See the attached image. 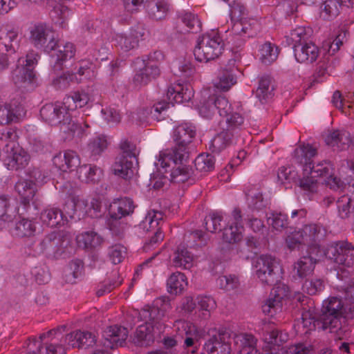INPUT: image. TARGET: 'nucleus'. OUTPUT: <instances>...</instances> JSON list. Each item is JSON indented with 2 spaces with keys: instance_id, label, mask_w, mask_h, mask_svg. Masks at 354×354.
Segmentation results:
<instances>
[{
  "instance_id": "f257e3e1",
  "label": "nucleus",
  "mask_w": 354,
  "mask_h": 354,
  "mask_svg": "<svg viewBox=\"0 0 354 354\" xmlns=\"http://www.w3.org/2000/svg\"><path fill=\"white\" fill-rule=\"evenodd\" d=\"M196 134L195 127L189 122H184L176 127L174 131V140L176 146L166 149L159 154L156 165H160L167 172L172 167L170 180L174 183L186 182L191 176V169L185 163L189 158L188 145Z\"/></svg>"
},
{
  "instance_id": "f03ea898",
  "label": "nucleus",
  "mask_w": 354,
  "mask_h": 354,
  "mask_svg": "<svg viewBox=\"0 0 354 354\" xmlns=\"http://www.w3.org/2000/svg\"><path fill=\"white\" fill-rule=\"evenodd\" d=\"M66 326H61L40 335L39 339H28L26 354H66L68 348H87L96 344V336L88 331L75 330L64 335Z\"/></svg>"
},
{
  "instance_id": "7ed1b4c3",
  "label": "nucleus",
  "mask_w": 354,
  "mask_h": 354,
  "mask_svg": "<svg viewBox=\"0 0 354 354\" xmlns=\"http://www.w3.org/2000/svg\"><path fill=\"white\" fill-rule=\"evenodd\" d=\"M30 42L37 48L46 53H53L50 55L53 70L55 72L62 70L64 63L72 59L75 54L73 44L66 42L64 44H57L53 28L45 23H38L29 29Z\"/></svg>"
},
{
  "instance_id": "20e7f679",
  "label": "nucleus",
  "mask_w": 354,
  "mask_h": 354,
  "mask_svg": "<svg viewBox=\"0 0 354 354\" xmlns=\"http://www.w3.org/2000/svg\"><path fill=\"white\" fill-rule=\"evenodd\" d=\"M41 119L51 126H59L68 138H82L88 133V124L83 118L72 116L64 102L46 104L40 110Z\"/></svg>"
},
{
  "instance_id": "39448f33",
  "label": "nucleus",
  "mask_w": 354,
  "mask_h": 354,
  "mask_svg": "<svg viewBox=\"0 0 354 354\" xmlns=\"http://www.w3.org/2000/svg\"><path fill=\"white\" fill-rule=\"evenodd\" d=\"M167 96L169 100L168 102L165 101L159 102L155 104L150 109H143L142 113L139 112L135 113L136 118L135 115H133V118L142 122L145 120L149 115H151V118L160 120V115L165 111L171 104L173 105L174 103L189 102L194 97V90L192 87L187 83H177L171 85L168 88Z\"/></svg>"
},
{
  "instance_id": "423d86ee",
  "label": "nucleus",
  "mask_w": 354,
  "mask_h": 354,
  "mask_svg": "<svg viewBox=\"0 0 354 354\" xmlns=\"http://www.w3.org/2000/svg\"><path fill=\"white\" fill-rule=\"evenodd\" d=\"M254 276L264 285L276 286L281 283L283 278V268L275 257L262 254L253 262Z\"/></svg>"
},
{
  "instance_id": "0eeeda50",
  "label": "nucleus",
  "mask_w": 354,
  "mask_h": 354,
  "mask_svg": "<svg viewBox=\"0 0 354 354\" xmlns=\"http://www.w3.org/2000/svg\"><path fill=\"white\" fill-rule=\"evenodd\" d=\"M323 256L337 264V276L343 279L346 268L354 266V245L348 241H339L323 249Z\"/></svg>"
},
{
  "instance_id": "6e6552de",
  "label": "nucleus",
  "mask_w": 354,
  "mask_h": 354,
  "mask_svg": "<svg viewBox=\"0 0 354 354\" xmlns=\"http://www.w3.org/2000/svg\"><path fill=\"white\" fill-rule=\"evenodd\" d=\"M224 41L216 31L203 35L198 39L194 55L197 61L207 62L218 58L224 50Z\"/></svg>"
},
{
  "instance_id": "1a4fd4ad",
  "label": "nucleus",
  "mask_w": 354,
  "mask_h": 354,
  "mask_svg": "<svg viewBox=\"0 0 354 354\" xmlns=\"http://www.w3.org/2000/svg\"><path fill=\"white\" fill-rule=\"evenodd\" d=\"M40 56L34 51L30 52L26 57H19L16 68L12 72L14 84L19 88L34 87L36 84V75L34 71Z\"/></svg>"
},
{
  "instance_id": "9d476101",
  "label": "nucleus",
  "mask_w": 354,
  "mask_h": 354,
  "mask_svg": "<svg viewBox=\"0 0 354 354\" xmlns=\"http://www.w3.org/2000/svg\"><path fill=\"white\" fill-rule=\"evenodd\" d=\"M186 243L180 244L174 254L172 264L176 268L190 269L194 264V255L188 250L196 249L205 244L203 233L200 230L189 233L185 237Z\"/></svg>"
},
{
  "instance_id": "9b49d317",
  "label": "nucleus",
  "mask_w": 354,
  "mask_h": 354,
  "mask_svg": "<svg viewBox=\"0 0 354 354\" xmlns=\"http://www.w3.org/2000/svg\"><path fill=\"white\" fill-rule=\"evenodd\" d=\"M263 338L270 346L268 354H310L312 351L311 346L301 342L279 348L280 345L288 339V335L274 328L266 331Z\"/></svg>"
},
{
  "instance_id": "f8f14e48",
  "label": "nucleus",
  "mask_w": 354,
  "mask_h": 354,
  "mask_svg": "<svg viewBox=\"0 0 354 354\" xmlns=\"http://www.w3.org/2000/svg\"><path fill=\"white\" fill-rule=\"evenodd\" d=\"M55 187L69 196V200L64 205V211L70 219L73 218L75 214L79 219L86 216L88 203L82 195L80 194V190L77 188L72 187L69 182L60 185L57 183Z\"/></svg>"
},
{
  "instance_id": "ddd939ff",
  "label": "nucleus",
  "mask_w": 354,
  "mask_h": 354,
  "mask_svg": "<svg viewBox=\"0 0 354 354\" xmlns=\"http://www.w3.org/2000/svg\"><path fill=\"white\" fill-rule=\"evenodd\" d=\"M134 205L132 199L124 197L114 200L109 205L108 221L109 230L115 235H119L124 229L120 220L133 212Z\"/></svg>"
},
{
  "instance_id": "4468645a",
  "label": "nucleus",
  "mask_w": 354,
  "mask_h": 354,
  "mask_svg": "<svg viewBox=\"0 0 354 354\" xmlns=\"http://www.w3.org/2000/svg\"><path fill=\"white\" fill-rule=\"evenodd\" d=\"M333 171V165L330 161H321L310 165L309 171H305V176L299 181V187L308 193L316 192L319 187V183L316 179L318 176H327Z\"/></svg>"
},
{
  "instance_id": "2eb2a0df",
  "label": "nucleus",
  "mask_w": 354,
  "mask_h": 354,
  "mask_svg": "<svg viewBox=\"0 0 354 354\" xmlns=\"http://www.w3.org/2000/svg\"><path fill=\"white\" fill-rule=\"evenodd\" d=\"M146 34L145 26L138 24L132 27L129 32H115L111 42L118 50L126 53L138 47L139 41L145 39Z\"/></svg>"
},
{
  "instance_id": "dca6fc26",
  "label": "nucleus",
  "mask_w": 354,
  "mask_h": 354,
  "mask_svg": "<svg viewBox=\"0 0 354 354\" xmlns=\"http://www.w3.org/2000/svg\"><path fill=\"white\" fill-rule=\"evenodd\" d=\"M289 296V287L279 283L271 290L268 299L262 305L263 313L271 317H280L283 312V301Z\"/></svg>"
},
{
  "instance_id": "f3484780",
  "label": "nucleus",
  "mask_w": 354,
  "mask_h": 354,
  "mask_svg": "<svg viewBox=\"0 0 354 354\" xmlns=\"http://www.w3.org/2000/svg\"><path fill=\"white\" fill-rule=\"evenodd\" d=\"M322 312V326L325 328L333 329L337 326L339 316L345 317V304L340 299L332 297L324 301Z\"/></svg>"
},
{
  "instance_id": "a211bd4d",
  "label": "nucleus",
  "mask_w": 354,
  "mask_h": 354,
  "mask_svg": "<svg viewBox=\"0 0 354 354\" xmlns=\"http://www.w3.org/2000/svg\"><path fill=\"white\" fill-rule=\"evenodd\" d=\"M162 218L163 215L161 212L150 210L147 212L145 219L140 223V228L153 234L149 241L145 243L144 246L145 250H149L151 246H153L163 240L164 235L160 227Z\"/></svg>"
},
{
  "instance_id": "6ab92c4d",
  "label": "nucleus",
  "mask_w": 354,
  "mask_h": 354,
  "mask_svg": "<svg viewBox=\"0 0 354 354\" xmlns=\"http://www.w3.org/2000/svg\"><path fill=\"white\" fill-rule=\"evenodd\" d=\"M134 65L133 83L136 86H145L160 75L158 66L151 62H146L144 59L137 58L134 62Z\"/></svg>"
},
{
  "instance_id": "aec40b11",
  "label": "nucleus",
  "mask_w": 354,
  "mask_h": 354,
  "mask_svg": "<svg viewBox=\"0 0 354 354\" xmlns=\"http://www.w3.org/2000/svg\"><path fill=\"white\" fill-rule=\"evenodd\" d=\"M232 333L220 329L205 343L203 348L208 354H230L231 352Z\"/></svg>"
},
{
  "instance_id": "412c9836",
  "label": "nucleus",
  "mask_w": 354,
  "mask_h": 354,
  "mask_svg": "<svg viewBox=\"0 0 354 354\" xmlns=\"http://www.w3.org/2000/svg\"><path fill=\"white\" fill-rule=\"evenodd\" d=\"M323 257V249L316 245H313L310 250L306 251V255L301 257L295 263L294 270L299 278L306 277L313 273L315 264Z\"/></svg>"
},
{
  "instance_id": "4be33fe9",
  "label": "nucleus",
  "mask_w": 354,
  "mask_h": 354,
  "mask_svg": "<svg viewBox=\"0 0 354 354\" xmlns=\"http://www.w3.org/2000/svg\"><path fill=\"white\" fill-rule=\"evenodd\" d=\"M217 111L219 115L223 117L232 111L227 99L222 95L210 96L203 102L198 109L199 114L205 118H210Z\"/></svg>"
},
{
  "instance_id": "5701e85b",
  "label": "nucleus",
  "mask_w": 354,
  "mask_h": 354,
  "mask_svg": "<svg viewBox=\"0 0 354 354\" xmlns=\"http://www.w3.org/2000/svg\"><path fill=\"white\" fill-rule=\"evenodd\" d=\"M241 213L240 209H235L226 222L227 225L223 227V239L229 243H238L243 239L244 231L241 224Z\"/></svg>"
},
{
  "instance_id": "b1692460",
  "label": "nucleus",
  "mask_w": 354,
  "mask_h": 354,
  "mask_svg": "<svg viewBox=\"0 0 354 354\" xmlns=\"http://www.w3.org/2000/svg\"><path fill=\"white\" fill-rule=\"evenodd\" d=\"M317 154L316 147L310 144H301L294 150L293 161L302 168L304 176H305L306 171L310 170V165Z\"/></svg>"
},
{
  "instance_id": "393cba45",
  "label": "nucleus",
  "mask_w": 354,
  "mask_h": 354,
  "mask_svg": "<svg viewBox=\"0 0 354 354\" xmlns=\"http://www.w3.org/2000/svg\"><path fill=\"white\" fill-rule=\"evenodd\" d=\"M342 6L353 8L354 0H323L319 7V17L331 21L339 15Z\"/></svg>"
},
{
  "instance_id": "a878e982",
  "label": "nucleus",
  "mask_w": 354,
  "mask_h": 354,
  "mask_svg": "<svg viewBox=\"0 0 354 354\" xmlns=\"http://www.w3.org/2000/svg\"><path fill=\"white\" fill-rule=\"evenodd\" d=\"M128 336L125 327L114 325L107 327L102 333L103 344L106 348L122 346Z\"/></svg>"
},
{
  "instance_id": "bb28decb",
  "label": "nucleus",
  "mask_w": 354,
  "mask_h": 354,
  "mask_svg": "<svg viewBox=\"0 0 354 354\" xmlns=\"http://www.w3.org/2000/svg\"><path fill=\"white\" fill-rule=\"evenodd\" d=\"M53 165L60 171L66 172L73 171L80 167L81 159L77 153L73 150H66L55 155L53 158Z\"/></svg>"
},
{
  "instance_id": "cd10ccee",
  "label": "nucleus",
  "mask_w": 354,
  "mask_h": 354,
  "mask_svg": "<svg viewBox=\"0 0 354 354\" xmlns=\"http://www.w3.org/2000/svg\"><path fill=\"white\" fill-rule=\"evenodd\" d=\"M293 52L297 62L311 64L317 60L319 55V48L312 41L295 44Z\"/></svg>"
},
{
  "instance_id": "c85d7f7f",
  "label": "nucleus",
  "mask_w": 354,
  "mask_h": 354,
  "mask_svg": "<svg viewBox=\"0 0 354 354\" xmlns=\"http://www.w3.org/2000/svg\"><path fill=\"white\" fill-rule=\"evenodd\" d=\"M43 224L50 227H60L66 225L69 217L66 213L55 207H47L40 214Z\"/></svg>"
},
{
  "instance_id": "c756f323",
  "label": "nucleus",
  "mask_w": 354,
  "mask_h": 354,
  "mask_svg": "<svg viewBox=\"0 0 354 354\" xmlns=\"http://www.w3.org/2000/svg\"><path fill=\"white\" fill-rule=\"evenodd\" d=\"M325 142L334 151L346 150L351 145H354L350 133L344 129H337L329 132L325 138Z\"/></svg>"
},
{
  "instance_id": "7c9ffc66",
  "label": "nucleus",
  "mask_w": 354,
  "mask_h": 354,
  "mask_svg": "<svg viewBox=\"0 0 354 354\" xmlns=\"http://www.w3.org/2000/svg\"><path fill=\"white\" fill-rule=\"evenodd\" d=\"M299 231L302 235L304 245L308 246L307 250H310L313 245L321 248L318 242L320 241L326 233V229L319 224H310L303 227Z\"/></svg>"
},
{
  "instance_id": "2f4dec72",
  "label": "nucleus",
  "mask_w": 354,
  "mask_h": 354,
  "mask_svg": "<svg viewBox=\"0 0 354 354\" xmlns=\"http://www.w3.org/2000/svg\"><path fill=\"white\" fill-rule=\"evenodd\" d=\"M49 15L55 24L65 28L66 21L71 15V11L60 0H46Z\"/></svg>"
},
{
  "instance_id": "473e14b6",
  "label": "nucleus",
  "mask_w": 354,
  "mask_h": 354,
  "mask_svg": "<svg viewBox=\"0 0 354 354\" xmlns=\"http://www.w3.org/2000/svg\"><path fill=\"white\" fill-rule=\"evenodd\" d=\"M232 339L239 354H260L257 348V339L252 334L232 333Z\"/></svg>"
},
{
  "instance_id": "72a5a7b5",
  "label": "nucleus",
  "mask_w": 354,
  "mask_h": 354,
  "mask_svg": "<svg viewBox=\"0 0 354 354\" xmlns=\"http://www.w3.org/2000/svg\"><path fill=\"white\" fill-rule=\"evenodd\" d=\"M4 153H6L4 160L9 169L18 170L25 167L28 163L29 156L19 145Z\"/></svg>"
},
{
  "instance_id": "f704fd0d",
  "label": "nucleus",
  "mask_w": 354,
  "mask_h": 354,
  "mask_svg": "<svg viewBox=\"0 0 354 354\" xmlns=\"http://www.w3.org/2000/svg\"><path fill=\"white\" fill-rule=\"evenodd\" d=\"M76 175L84 183L95 185L103 178L102 169L95 165L84 164L78 167Z\"/></svg>"
},
{
  "instance_id": "c9c22d12",
  "label": "nucleus",
  "mask_w": 354,
  "mask_h": 354,
  "mask_svg": "<svg viewBox=\"0 0 354 354\" xmlns=\"http://www.w3.org/2000/svg\"><path fill=\"white\" fill-rule=\"evenodd\" d=\"M230 7V17L232 21H234L232 30L237 34L248 33V27L245 24L246 8L241 3L235 1L232 4H228Z\"/></svg>"
},
{
  "instance_id": "e433bc0d",
  "label": "nucleus",
  "mask_w": 354,
  "mask_h": 354,
  "mask_svg": "<svg viewBox=\"0 0 354 354\" xmlns=\"http://www.w3.org/2000/svg\"><path fill=\"white\" fill-rule=\"evenodd\" d=\"M26 115L24 107L20 104L11 103L0 106V124L17 122Z\"/></svg>"
},
{
  "instance_id": "4c0bfd02",
  "label": "nucleus",
  "mask_w": 354,
  "mask_h": 354,
  "mask_svg": "<svg viewBox=\"0 0 354 354\" xmlns=\"http://www.w3.org/2000/svg\"><path fill=\"white\" fill-rule=\"evenodd\" d=\"M19 208L15 198L8 194H0V221H12L18 214Z\"/></svg>"
},
{
  "instance_id": "58836bf2",
  "label": "nucleus",
  "mask_w": 354,
  "mask_h": 354,
  "mask_svg": "<svg viewBox=\"0 0 354 354\" xmlns=\"http://www.w3.org/2000/svg\"><path fill=\"white\" fill-rule=\"evenodd\" d=\"M324 324L322 315H317L315 313V309L310 306L304 308V311L301 313V322L299 324L306 329L305 333H307L310 330L318 329L326 330L322 324Z\"/></svg>"
},
{
  "instance_id": "ea45409f",
  "label": "nucleus",
  "mask_w": 354,
  "mask_h": 354,
  "mask_svg": "<svg viewBox=\"0 0 354 354\" xmlns=\"http://www.w3.org/2000/svg\"><path fill=\"white\" fill-rule=\"evenodd\" d=\"M63 100L68 110L71 112V115L75 116L74 113L76 109L88 105L91 101V97L88 93L84 91H77L66 96Z\"/></svg>"
},
{
  "instance_id": "a19ab883",
  "label": "nucleus",
  "mask_w": 354,
  "mask_h": 354,
  "mask_svg": "<svg viewBox=\"0 0 354 354\" xmlns=\"http://www.w3.org/2000/svg\"><path fill=\"white\" fill-rule=\"evenodd\" d=\"M15 191L20 197L21 203L24 205H29L32 201L35 203L34 197L35 196L37 188L36 185L32 180H19L15 186Z\"/></svg>"
},
{
  "instance_id": "79ce46f5",
  "label": "nucleus",
  "mask_w": 354,
  "mask_h": 354,
  "mask_svg": "<svg viewBox=\"0 0 354 354\" xmlns=\"http://www.w3.org/2000/svg\"><path fill=\"white\" fill-rule=\"evenodd\" d=\"M248 207L252 211L263 214V209L268 205L269 201L264 198L259 188L250 189L246 194Z\"/></svg>"
},
{
  "instance_id": "37998d69",
  "label": "nucleus",
  "mask_w": 354,
  "mask_h": 354,
  "mask_svg": "<svg viewBox=\"0 0 354 354\" xmlns=\"http://www.w3.org/2000/svg\"><path fill=\"white\" fill-rule=\"evenodd\" d=\"M36 230V223L34 221L23 218L11 227L9 232L12 236L22 238L34 236Z\"/></svg>"
},
{
  "instance_id": "c03bdc74",
  "label": "nucleus",
  "mask_w": 354,
  "mask_h": 354,
  "mask_svg": "<svg viewBox=\"0 0 354 354\" xmlns=\"http://www.w3.org/2000/svg\"><path fill=\"white\" fill-rule=\"evenodd\" d=\"M279 47L270 41L259 44L257 57L259 61L265 65H270L275 62L279 53Z\"/></svg>"
},
{
  "instance_id": "a18cd8bd",
  "label": "nucleus",
  "mask_w": 354,
  "mask_h": 354,
  "mask_svg": "<svg viewBox=\"0 0 354 354\" xmlns=\"http://www.w3.org/2000/svg\"><path fill=\"white\" fill-rule=\"evenodd\" d=\"M134 161L123 156H118L112 165L113 173L124 179L131 178L134 171Z\"/></svg>"
},
{
  "instance_id": "49530a36",
  "label": "nucleus",
  "mask_w": 354,
  "mask_h": 354,
  "mask_svg": "<svg viewBox=\"0 0 354 354\" xmlns=\"http://www.w3.org/2000/svg\"><path fill=\"white\" fill-rule=\"evenodd\" d=\"M19 30L16 28L6 29L0 36V45L4 46L7 52H15L19 46Z\"/></svg>"
},
{
  "instance_id": "de8ad7c7",
  "label": "nucleus",
  "mask_w": 354,
  "mask_h": 354,
  "mask_svg": "<svg viewBox=\"0 0 354 354\" xmlns=\"http://www.w3.org/2000/svg\"><path fill=\"white\" fill-rule=\"evenodd\" d=\"M197 305V316L201 319L209 318L211 312L216 307L214 298L209 296L200 295L196 299Z\"/></svg>"
},
{
  "instance_id": "09e8293b",
  "label": "nucleus",
  "mask_w": 354,
  "mask_h": 354,
  "mask_svg": "<svg viewBox=\"0 0 354 354\" xmlns=\"http://www.w3.org/2000/svg\"><path fill=\"white\" fill-rule=\"evenodd\" d=\"M187 285V277L184 273L180 272L172 273L167 281L168 292L174 295L182 293Z\"/></svg>"
},
{
  "instance_id": "8fccbe9b",
  "label": "nucleus",
  "mask_w": 354,
  "mask_h": 354,
  "mask_svg": "<svg viewBox=\"0 0 354 354\" xmlns=\"http://www.w3.org/2000/svg\"><path fill=\"white\" fill-rule=\"evenodd\" d=\"M354 95H349L345 100L342 99V95L339 91H336L334 92L332 97V103L333 105L340 109L346 115L354 118V99L351 97Z\"/></svg>"
},
{
  "instance_id": "3c124183",
  "label": "nucleus",
  "mask_w": 354,
  "mask_h": 354,
  "mask_svg": "<svg viewBox=\"0 0 354 354\" xmlns=\"http://www.w3.org/2000/svg\"><path fill=\"white\" fill-rule=\"evenodd\" d=\"M165 307L166 304L164 305L163 308H160L153 305L151 307L142 310L140 313V317L145 322L147 321L155 327L163 321L165 317Z\"/></svg>"
},
{
  "instance_id": "603ef678",
  "label": "nucleus",
  "mask_w": 354,
  "mask_h": 354,
  "mask_svg": "<svg viewBox=\"0 0 354 354\" xmlns=\"http://www.w3.org/2000/svg\"><path fill=\"white\" fill-rule=\"evenodd\" d=\"M273 91L271 78L269 76H263L259 80L255 96L261 104H265L272 97Z\"/></svg>"
},
{
  "instance_id": "864d4df0",
  "label": "nucleus",
  "mask_w": 354,
  "mask_h": 354,
  "mask_svg": "<svg viewBox=\"0 0 354 354\" xmlns=\"http://www.w3.org/2000/svg\"><path fill=\"white\" fill-rule=\"evenodd\" d=\"M230 216L223 214L222 212H212L205 218V227L207 231L214 233L217 231H221L224 223L227 221Z\"/></svg>"
},
{
  "instance_id": "5fc2aeb1",
  "label": "nucleus",
  "mask_w": 354,
  "mask_h": 354,
  "mask_svg": "<svg viewBox=\"0 0 354 354\" xmlns=\"http://www.w3.org/2000/svg\"><path fill=\"white\" fill-rule=\"evenodd\" d=\"M76 240L80 247L86 249L97 247L103 241L102 238L93 231L84 232L78 234Z\"/></svg>"
},
{
  "instance_id": "6e6d98bb",
  "label": "nucleus",
  "mask_w": 354,
  "mask_h": 354,
  "mask_svg": "<svg viewBox=\"0 0 354 354\" xmlns=\"http://www.w3.org/2000/svg\"><path fill=\"white\" fill-rule=\"evenodd\" d=\"M236 83V77L232 69H223L218 74L215 86L223 91H228Z\"/></svg>"
},
{
  "instance_id": "4d7b16f0",
  "label": "nucleus",
  "mask_w": 354,
  "mask_h": 354,
  "mask_svg": "<svg viewBox=\"0 0 354 354\" xmlns=\"http://www.w3.org/2000/svg\"><path fill=\"white\" fill-rule=\"evenodd\" d=\"M108 145L106 137L104 135H100L90 140L87 145V150L90 156L93 159H96L106 150Z\"/></svg>"
},
{
  "instance_id": "13d9d810",
  "label": "nucleus",
  "mask_w": 354,
  "mask_h": 354,
  "mask_svg": "<svg viewBox=\"0 0 354 354\" xmlns=\"http://www.w3.org/2000/svg\"><path fill=\"white\" fill-rule=\"evenodd\" d=\"M233 133L226 129L218 133L212 140L209 148L212 152L218 153L225 149L232 141Z\"/></svg>"
},
{
  "instance_id": "bf43d9fd",
  "label": "nucleus",
  "mask_w": 354,
  "mask_h": 354,
  "mask_svg": "<svg viewBox=\"0 0 354 354\" xmlns=\"http://www.w3.org/2000/svg\"><path fill=\"white\" fill-rule=\"evenodd\" d=\"M153 326L147 321L145 324L140 325L136 332V337L138 343L143 346H147L151 342L153 341Z\"/></svg>"
},
{
  "instance_id": "052dcab7",
  "label": "nucleus",
  "mask_w": 354,
  "mask_h": 354,
  "mask_svg": "<svg viewBox=\"0 0 354 354\" xmlns=\"http://www.w3.org/2000/svg\"><path fill=\"white\" fill-rule=\"evenodd\" d=\"M179 17L187 28V31L196 33L201 30L202 23L197 15L191 12H185Z\"/></svg>"
},
{
  "instance_id": "680f3d73",
  "label": "nucleus",
  "mask_w": 354,
  "mask_h": 354,
  "mask_svg": "<svg viewBox=\"0 0 354 354\" xmlns=\"http://www.w3.org/2000/svg\"><path fill=\"white\" fill-rule=\"evenodd\" d=\"M122 283V279L120 278L117 272H113L110 279L103 281L98 287L97 290V295L101 297L104 294L110 292L116 287L120 286Z\"/></svg>"
},
{
  "instance_id": "e2e57ef3",
  "label": "nucleus",
  "mask_w": 354,
  "mask_h": 354,
  "mask_svg": "<svg viewBox=\"0 0 354 354\" xmlns=\"http://www.w3.org/2000/svg\"><path fill=\"white\" fill-rule=\"evenodd\" d=\"M82 80V77L78 80L75 74L66 71L54 77L53 85L56 89L64 90L67 88L71 82H79Z\"/></svg>"
},
{
  "instance_id": "0e129e2a",
  "label": "nucleus",
  "mask_w": 354,
  "mask_h": 354,
  "mask_svg": "<svg viewBox=\"0 0 354 354\" xmlns=\"http://www.w3.org/2000/svg\"><path fill=\"white\" fill-rule=\"evenodd\" d=\"M309 36V29H306L305 26H297L295 28L291 30L290 33L286 37L287 40L294 46L295 44L307 42V39Z\"/></svg>"
},
{
  "instance_id": "69168bd1",
  "label": "nucleus",
  "mask_w": 354,
  "mask_h": 354,
  "mask_svg": "<svg viewBox=\"0 0 354 354\" xmlns=\"http://www.w3.org/2000/svg\"><path fill=\"white\" fill-rule=\"evenodd\" d=\"M214 156L209 153L200 154L194 160L195 167L201 172L212 171L214 168Z\"/></svg>"
},
{
  "instance_id": "338daca9",
  "label": "nucleus",
  "mask_w": 354,
  "mask_h": 354,
  "mask_svg": "<svg viewBox=\"0 0 354 354\" xmlns=\"http://www.w3.org/2000/svg\"><path fill=\"white\" fill-rule=\"evenodd\" d=\"M17 134L15 130L12 129H6L0 133V141L1 145L5 143L3 151V152L7 151L10 149H13L18 145Z\"/></svg>"
},
{
  "instance_id": "774afa93",
  "label": "nucleus",
  "mask_w": 354,
  "mask_h": 354,
  "mask_svg": "<svg viewBox=\"0 0 354 354\" xmlns=\"http://www.w3.org/2000/svg\"><path fill=\"white\" fill-rule=\"evenodd\" d=\"M337 207L340 218H348L354 209V201L348 195H343L337 201Z\"/></svg>"
}]
</instances>
